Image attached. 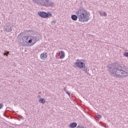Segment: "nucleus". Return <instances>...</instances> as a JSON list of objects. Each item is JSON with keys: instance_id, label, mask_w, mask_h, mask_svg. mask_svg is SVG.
<instances>
[{"instance_id": "nucleus-15", "label": "nucleus", "mask_w": 128, "mask_h": 128, "mask_svg": "<svg viewBox=\"0 0 128 128\" xmlns=\"http://www.w3.org/2000/svg\"><path fill=\"white\" fill-rule=\"evenodd\" d=\"M56 20H53L51 24H52V26H54V25L56 24Z\"/></svg>"}, {"instance_id": "nucleus-14", "label": "nucleus", "mask_w": 128, "mask_h": 128, "mask_svg": "<svg viewBox=\"0 0 128 128\" xmlns=\"http://www.w3.org/2000/svg\"><path fill=\"white\" fill-rule=\"evenodd\" d=\"M89 70H90L88 68H84V70H83V72H84L86 74H90L88 73Z\"/></svg>"}, {"instance_id": "nucleus-18", "label": "nucleus", "mask_w": 128, "mask_h": 128, "mask_svg": "<svg viewBox=\"0 0 128 128\" xmlns=\"http://www.w3.org/2000/svg\"><path fill=\"white\" fill-rule=\"evenodd\" d=\"M98 14H99L100 16H102V11H98Z\"/></svg>"}, {"instance_id": "nucleus-13", "label": "nucleus", "mask_w": 128, "mask_h": 128, "mask_svg": "<svg viewBox=\"0 0 128 128\" xmlns=\"http://www.w3.org/2000/svg\"><path fill=\"white\" fill-rule=\"evenodd\" d=\"M39 102H41V104H44V102H46V100H44V98H40L39 99Z\"/></svg>"}, {"instance_id": "nucleus-2", "label": "nucleus", "mask_w": 128, "mask_h": 128, "mask_svg": "<svg viewBox=\"0 0 128 128\" xmlns=\"http://www.w3.org/2000/svg\"><path fill=\"white\" fill-rule=\"evenodd\" d=\"M75 14H76L71 16V18L72 20H78V18L80 22H86L90 20V14L85 8H79L76 12Z\"/></svg>"}, {"instance_id": "nucleus-9", "label": "nucleus", "mask_w": 128, "mask_h": 128, "mask_svg": "<svg viewBox=\"0 0 128 128\" xmlns=\"http://www.w3.org/2000/svg\"><path fill=\"white\" fill-rule=\"evenodd\" d=\"M40 58H48V54L46 52H44L40 55Z\"/></svg>"}, {"instance_id": "nucleus-17", "label": "nucleus", "mask_w": 128, "mask_h": 128, "mask_svg": "<svg viewBox=\"0 0 128 128\" xmlns=\"http://www.w3.org/2000/svg\"><path fill=\"white\" fill-rule=\"evenodd\" d=\"M124 56H126V58H128V52H125L124 53Z\"/></svg>"}, {"instance_id": "nucleus-10", "label": "nucleus", "mask_w": 128, "mask_h": 128, "mask_svg": "<svg viewBox=\"0 0 128 128\" xmlns=\"http://www.w3.org/2000/svg\"><path fill=\"white\" fill-rule=\"evenodd\" d=\"M77 126H78V124H76V122H74L71 123L70 124V128H76Z\"/></svg>"}, {"instance_id": "nucleus-4", "label": "nucleus", "mask_w": 128, "mask_h": 128, "mask_svg": "<svg viewBox=\"0 0 128 128\" xmlns=\"http://www.w3.org/2000/svg\"><path fill=\"white\" fill-rule=\"evenodd\" d=\"M27 40V44H31L32 46H34V44L38 42V36H26Z\"/></svg>"}, {"instance_id": "nucleus-11", "label": "nucleus", "mask_w": 128, "mask_h": 128, "mask_svg": "<svg viewBox=\"0 0 128 128\" xmlns=\"http://www.w3.org/2000/svg\"><path fill=\"white\" fill-rule=\"evenodd\" d=\"M60 52H61V54H60V58H64L65 54H64V50H61Z\"/></svg>"}, {"instance_id": "nucleus-7", "label": "nucleus", "mask_w": 128, "mask_h": 128, "mask_svg": "<svg viewBox=\"0 0 128 128\" xmlns=\"http://www.w3.org/2000/svg\"><path fill=\"white\" fill-rule=\"evenodd\" d=\"M74 66L76 68H86V64L84 62H75L74 63Z\"/></svg>"}, {"instance_id": "nucleus-12", "label": "nucleus", "mask_w": 128, "mask_h": 128, "mask_svg": "<svg viewBox=\"0 0 128 128\" xmlns=\"http://www.w3.org/2000/svg\"><path fill=\"white\" fill-rule=\"evenodd\" d=\"M34 4H36L38 6H40V0H32Z\"/></svg>"}, {"instance_id": "nucleus-24", "label": "nucleus", "mask_w": 128, "mask_h": 128, "mask_svg": "<svg viewBox=\"0 0 128 128\" xmlns=\"http://www.w3.org/2000/svg\"><path fill=\"white\" fill-rule=\"evenodd\" d=\"M28 32H32V30H28Z\"/></svg>"}, {"instance_id": "nucleus-3", "label": "nucleus", "mask_w": 128, "mask_h": 128, "mask_svg": "<svg viewBox=\"0 0 128 128\" xmlns=\"http://www.w3.org/2000/svg\"><path fill=\"white\" fill-rule=\"evenodd\" d=\"M39 6L45 8H52L54 6V2L52 0H40Z\"/></svg>"}, {"instance_id": "nucleus-5", "label": "nucleus", "mask_w": 128, "mask_h": 128, "mask_svg": "<svg viewBox=\"0 0 128 128\" xmlns=\"http://www.w3.org/2000/svg\"><path fill=\"white\" fill-rule=\"evenodd\" d=\"M38 14L40 18H52V12H46L40 11L38 12Z\"/></svg>"}, {"instance_id": "nucleus-25", "label": "nucleus", "mask_w": 128, "mask_h": 128, "mask_svg": "<svg viewBox=\"0 0 128 128\" xmlns=\"http://www.w3.org/2000/svg\"><path fill=\"white\" fill-rule=\"evenodd\" d=\"M37 96H38V98H41V96H40V95H38Z\"/></svg>"}, {"instance_id": "nucleus-21", "label": "nucleus", "mask_w": 128, "mask_h": 128, "mask_svg": "<svg viewBox=\"0 0 128 128\" xmlns=\"http://www.w3.org/2000/svg\"><path fill=\"white\" fill-rule=\"evenodd\" d=\"M4 108V105L2 104H0V110H2Z\"/></svg>"}, {"instance_id": "nucleus-27", "label": "nucleus", "mask_w": 128, "mask_h": 128, "mask_svg": "<svg viewBox=\"0 0 128 128\" xmlns=\"http://www.w3.org/2000/svg\"><path fill=\"white\" fill-rule=\"evenodd\" d=\"M0 24H1V22H0Z\"/></svg>"}, {"instance_id": "nucleus-1", "label": "nucleus", "mask_w": 128, "mask_h": 128, "mask_svg": "<svg viewBox=\"0 0 128 128\" xmlns=\"http://www.w3.org/2000/svg\"><path fill=\"white\" fill-rule=\"evenodd\" d=\"M108 70L112 74V76L115 78H122L126 76L124 74H128V69L124 66H120V64L116 63L112 65L108 66Z\"/></svg>"}, {"instance_id": "nucleus-6", "label": "nucleus", "mask_w": 128, "mask_h": 128, "mask_svg": "<svg viewBox=\"0 0 128 128\" xmlns=\"http://www.w3.org/2000/svg\"><path fill=\"white\" fill-rule=\"evenodd\" d=\"M26 44H28V40L26 39V36H24L20 40L19 44L21 46H26Z\"/></svg>"}, {"instance_id": "nucleus-16", "label": "nucleus", "mask_w": 128, "mask_h": 128, "mask_svg": "<svg viewBox=\"0 0 128 128\" xmlns=\"http://www.w3.org/2000/svg\"><path fill=\"white\" fill-rule=\"evenodd\" d=\"M102 16H108V14L106 12H103L102 13Z\"/></svg>"}, {"instance_id": "nucleus-26", "label": "nucleus", "mask_w": 128, "mask_h": 128, "mask_svg": "<svg viewBox=\"0 0 128 128\" xmlns=\"http://www.w3.org/2000/svg\"><path fill=\"white\" fill-rule=\"evenodd\" d=\"M76 62H80V60H78V59H77L76 60Z\"/></svg>"}, {"instance_id": "nucleus-8", "label": "nucleus", "mask_w": 128, "mask_h": 128, "mask_svg": "<svg viewBox=\"0 0 128 128\" xmlns=\"http://www.w3.org/2000/svg\"><path fill=\"white\" fill-rule=\"evenodd\" d=\"M5 31L6 32H12V26H6V28H5Z\"/></svg>"}, {"instance_id": "nucleus-23", "label": "nucleus", "mask_w": 128, "mask_h": 128, "mask_svg": "<svg viewBox=\"0 0 128 128\" xmlns=\"http://www.w3.org/2000/svg\"><path fill=\"white\" fill-rule=\"evenodd\" d=\"M64 92H68V90H66V88L64 87Z\"/></svg>"}, {"instance_id": "nucleus-19", "label": "nucleus", "mask_w": 128, "mask_h": 128, "mask_svg": "<svg viewBox=\"0 0 128 128\" xmlns=\"http://www.w3.org/2000/svg\"><path fill=\"white\" fill-rule=\"evenodd\" d=\"M96 117L97 118H102V115L97 114L96 116Z\"/></svg>"}, {"instance_id": "nucleus-20", "label": "nucleus", "mask_w": 128, "mask_h": 128, "mask_svg": "<svg viewBox=\"0 0 128 128\" xmlns=\"http://www.w3.org/2000/svg\"><path fill=\"white\" fill-rule=\"evenodd\" d=\"M9 54H10V52H4V56H8Z\"/></svg>"}, {"instance_id": "nucleus-22", "label": "nucleus", "mask_w": 128, "mask_h": 128, "mask_svg": "<svg viewBox=\"0 0 128 128\" xmlns=\"http://www.w3.org/2000/svg\"><path fill=\"white\" fill-rule=\"evenodd\" d=\"M66 92L67 94H68V96H70V92L68 91H67Z\"/></svg>"}]
</instances>
